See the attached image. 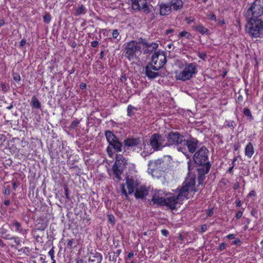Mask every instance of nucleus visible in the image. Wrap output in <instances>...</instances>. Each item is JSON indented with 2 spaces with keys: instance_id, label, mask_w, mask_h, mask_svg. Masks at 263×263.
Returning a JSON list of instances; mask_svg holds the SVG:
<instances>
[{
  "instance_id": "f03ea898",
  "label": "nucleus",
  "mask_w": 263,
  "mask_h": 263,
  "mask_svg": "<svg viewBox=\"0 0 263 263\" xmlns=\"http://www.w3.org/2000/svg\"><path fill=\"white\" fill-rule=\"evenodd\" d=\"M166 138L167 144L168 146L176 145L177 149L181 152L187 158H190L191 156L187 154V151L185 147H182L183 142L185 141L184 137L177 132L169 133Z\"/></svg>"
},
{
  "instance_id": "603ef678",
  "label": "nucleus",
  "mask_w": 263,
  "mask_h": 263,
  "mask_svg": "<svg viewBox=\"0 0 263 263\" xmlns=\"http://www.w3.org/2000/svg\"><path fill=\"white\" fill-rule=\"evenodd\" d=\"M98 45H99V42L97 41H93L91 42V46L93 48H95V47H97Z\"/></svg>"
},
{
  "instance_id": "49530a36",
  "label": "nucleus",
  "mask_w": 263,
  "mask_h": 263,
  "mask_svg": "<svg viewBox=\"0 0 263 263\" xmlns=\"http://www.w3.org/2000/svg\"><path fill=\"white\" fill-rule=\"evenodd\" d=\"M107 153H108L109 156L110 157H112L113 156V152L109 146L107 148Z\"/></svg>"
},
{
  "instance_id": "2f4dec72",
  "label": "nucleus",
  "mask_w": 263,
  "mask_h": 263,
  "mask_svg": "<svg viewBox=\"0 0 263 263\" xmlns=\"http://www.w3.org/2000/svg\"><path fill=\"white\" fill-rule=\"evenodd\" d=\"M119 35V33L118 30H117V29L114 30L112 32V37L113 39H116L117 42H118L120 40V37H119L118 38Z\"/></svg>"
},
{
  "instance_id": "c756f323",
  "label": "nucleus",
  "mask_w": 263,
  "mask_h": 263,
  "mask_svg": "<svg viewBox=\"0 0 263 263\" xmlns=\"http://www.w3.org/2000/svg\"><path fill=\"white\" fill-rule=\"evenodd\" d=\"M85 7L81 5L76 9L75 14L76 15H79L81 14H85L86 13Z\"/></svg>"
},
{
  "instance_id": "39448f33",
  "label": "nucleus",
  "mask_w": 263,
  "mask_h": 263,
  "mask_svg": "<svg viewBox=\"0 0 263 263\" xmlns=\"http://www.w3.org/2000/svg\"><path fill=\"white\" fill-rule=\"evenodd\" d=\"M248 18L249 21L246 25V31L252 37H259L261 34V20L258 18Z\"/></svg>"
},
{
  "instance_id": "7c9ffc66",
  "label": "nucleus",
  "mask_w": 263,
  "mask_h": 263,
  "mask_svg": "<svg viewBox=\"0 0 263 263\" xmlns=\"http://www.w3.org/2000/svg\"><path fill=\"white\" fill-rule=\"evenodd\" d=\"M137 109L133 106L132 105H128L127 108V116L131 117L135 114L134 110H136Z\"/></svg>"
},
{
  "instance_id": "4468645a",
  "label": "nucleus",
  "mask_w": 263,
  "mask_h": 263,
  "mask_svg": "<svg viewBox=\"0 0 263 263\" xmlns=\"http://www.w3.org/2000/svg\"><path fill=\"white\" fill-rule=\"evenodd\" d=\"M200 165V166L197 170L198 172V180L199 184H200L202 183V182L205 179V174L209 172L211 165L210 163H207Z\"/></svg>"
},
{
  "instance_id": "6e6d98bb",
  "label": "nucleus",
  "mask_w": 263,
  "mask_h": 263,
  "mask_svg": "<svg viewBox=\"0 0 263 263\" xmlns=\"http://www.w3.org/2000/svg\"><path fill=\"white\" fill-rule=\"evenodd\" d=\"M207 230V226L206 224H202L201 226V232H204Z\"/></svg>"
},
{
  "instance_id": "ddd939ff",
  "label": "nucleus",
  "mask_w": 263,
  "mask_h": 263,
  "mask_svg": "<svg viewBox=\"0 0 263 263\" xmlns=\"http://www.w3.org/2000/svg\"><path fill=\"white\" fill-rule=\"evenodd\" d=\"M148 0H126L132 5L133 9L142 10L145 13L149 12V8L147 3Z\"/></svg>"
},
{
  "instance_id": "c85d7f7f",
  "label": "nucleus",
  "mask_w": 263,
  "mask_h": 263,
  "mask_svg": "<svg viewBox=\"0 0 263 263\" xmlns=\"http://www.w3.org/2000/svg\"><path fill=\"white\" fill-rule=\"evenodd\" d=\"M31 105L33 107L39 109L41 107V104L40 101L35 97H33L31 100Z\"/></svg>"
},
{
  "instance_id": "de8ad7c7",
  "label": "nucleus",
  "mask_w": 263,
  "mask_h": 263,
  "mask_svg": "<svg viewBox=\"0 0 263 263\" xmlns=\"http://www.w3.org/2000/svg\"><path fill=\"white\" fill-rule=\"evenodd\" d=\"M108 218L111 223H114L115 217L112 215H108Z\"/></svg>"
},
{
  "instance_id": "5fc2aeb1",
  "label": "nucleus",
  "mask_w": 263,
  "mask_h": 263,
  "mask_svg": "<svg viewBox=\"0 0 263 263\" xmlns=\"http://www.w3.org/2000/svg\"><path fill=\"white\" fill-rule=\"evenodd\" d=\"M161 234L164 236H167L168 234V231L166 229H163L161 231Z\"/></svg>"
},
{
  "instance_id": "e2e57ef3",
  "label": "nucleus",
  "mask_w": 263,
  "mask_h": 263,
  "mask_svg": "<svg viewBox=\"0 0 263 263\" xmlns=\"http://www.w3.org/2000/svg\"><path fill=\"white\" fill-rule=\"evenodd\" d=\"M4 193H5L6 195H10V188H9V187H7V188L5 190Z\"/></svg>"
},
{
  "instance_id": "09e8293b",
  "label": "nucleus",
  "mask_w": 263,
  "mask_h": 263,
  "mask_svg": "<svg viewBox=\"0 0 263 263\" xmlns=\"http://www.w3.org/2000/svg\"><path fill=\"white\" fill-rule=\"evenodd\" d=\"M233 243L236 246H240L241 244V241L239 238H237L233 241Z\"/></svg>"
},
{
  "instance_id": "f704fd0d",
  "label": "nucleus",
  "mask_w": 263,
  "mask_h": 263,
  "mask_svg": "<svg viewBox=\"0 0 263 263\" xmlns=\"http://www.w3.org/2000/svg\"><path fill=\"white\" fill-rule=\"evenodd\" d=\"M43 20L44 22L48 24L50 21H51V16L49 14H46L43 16Z\"/></svg>"
},
{
  "instance_id": "0e129e2a",
  "label": "nucleus",
  "mask_w": 263,
  "mask_h": 263,
  "mask_svg": "<svg viewBox=\"0 0 263 263\" xmlns=\"http://www.w3.org/2000/svg\"><path fill=\"white\" fill-rule=\"evenodd\" d=\"M72 243H73V241L72 239H69L68 240V242H67V246L69 248H71L72 247Z\"/></svg>"
},
{
  "instance_id": "4be33fe9",
  "label": "nucleus",
  "mask_w": 263,
  "mask_h": 263,
  "mask_svg": "<svg viewBox=\"0 0 263 263\" xmlns=\"http://www.w3.org/2000/svg\"><path fill=\"white\" fill-rule=\"evenodd\" d=\"M169 4L171 9L173 11L181 10L183 7V2L182 0H170Z\"/></svg>"
},
{
  "instance_id": "4d7b16f0",
  "label": "nucleus",
  "mask_w": 263,
  "mask_h": 263,
  "mask_svg": "<svg viewBox=\"0 0 263 263\" xmlns=\"http://www.w3.org/2000/svg\"><path fill=\"white\" fill-rule=\"evenodd\" d=\"M26 43V40L25 39H23L21 40V41L20 43V47L24 46L25 44Z\"/></svg>"
},
{
  "instance_id": "58836bf2",
  "label": "nucleus",
  "mask_w": 263,
  "mask_h": 263,
  "mask_svg": "<svg viewBox=\"0 0 263 263\" xmlns=\"http://www.w3.org/2000/svg\"><path fill=\"white\" fill-rule=\"evenodd\" d=\"M0 89L3 91V92L6 93L8 91V88L6 86L2 83H0Z\"/></svg>"
},
{
  "instance_id": "79ce46f5",
  "label": "nucleus",
  "mask_w": 263,
  "mask_h": 263,
  "mask_svg": "<svg viewBox=\"0 0 263 263\" xmlns=\"http://www.w3.org/2000/svg\"><path fill=\"white\" fill-rule=\"evenodd\" d=\"M54 251L53 249H50L48 252V255L50 256L51 260L54 259Z\"/></svg>"
},
{
  "instance_id": "5701e85b",
  "label": "nucleus",
  "mask_w": 263,
  "mask_h": 263,
  "mask_svg": "<svg viewBox=\"0 0 263 263\" xmlns=\"http://www.w3.org/2000/svg\"><path fill=\"white\" fill-rule=\"evenodd\" d=\"M102 260V256L100 253H91L89 256V262L101 263Z\"/></svg>"
},
{
  "instance_id": "6ab92c4d",
  "label": "nucleus",
  "mask_w": 263,
  "mask_h": 263,
  "mask_svg": "<svg viewBox=\"0 0 263 263\" xmlns=\"http://www.w3.org/2000/svg\"><path fill=\"white\" fill-rule=\"evenodd\" d=\"M161 192H162L161 191H159L157 193H155L153 195L152 199V202L154 204H156L164 206V203H166V202H165V197H162L161 196L162 195Z\"/></svg>"
},
{
  "instance_id": "f8f14e48",
  "label": "nucleus",
  "mask_w": 263,
  "mask_h": 263,
  "mask_svg": "<svg viewBox=\"0 0 263 263\" xmlns=\"http://www.w3.org/2000/svg\"><path fill=\"white\" fill-rule=\"evenodd\" d=\"M126 184L128 190V192L125 189V185L123 184L120 185L121 193L124 195L126 198H128V195L132 194L134 192V191L138 187V183L137 181H135L132 178H126Z\"/></svg>"
},
{
  "instance_id": "a878e982",
  "label": "nucleus",
  "mask_w": 263,
  "mask_h": 263,
  "mask_svg": "<svg viewBox=\"0 0 263 263\" xmlns=\"http://www.w3.org/2000/svg\"><path fill=\"white\" fill-rule=\"evenodd\" d=\"M245 155L249 158L252 157L254 153V147L253 144L249 142L245 147Z\"/></svg>"
},
{
  "instance_id": "052dcab7",
  "label": "nucleus",
  "mask_w": 263,
  "mask_h": 263,
  "mask_svg": "<svg viewBox=\"0 0 263 263\" xmlns=\"http://www.w3.org/2000/svg\"><path fill=\"white\" fill-rule=\"evenodd\" d=\"M229 239H233L235 237V235L233 234H229L226 236Z\"/></svg>"
},
{
  "instance_id": "a211bd4d",
  "label": "nucleus",
  "mask_w": 263,
  "mask_h": 263,
  "mask_svg": "<svg viewBox=\"0 0 263 263\" xmlns=\"http://www.w3.org/2000/svg\"><path fill=\"white\" fill-rule=\"evenodd\" d=\"M11 225L12 230L24 236L26 235L27 231L22 228V224L20 222L17 220H13Z\"/></svg>"
},
{
  "instance_id": "9d476101",
  "label": "nucleus",
  "mask_w": 263,
  "mask_h": 263,
  "mask_svg": "<svg viewBox=\"0 0 263 263\" xmlns=\"http://www.w3.org/2000/svg\"><path fill=\"white\" fill-rule=\"evenodd\" d=\"M166 62V55L163 52L157 51L153 54L152 61L149 63L156 70L161 69Z\"/></svg>"
},
{
  "instance_id": "bb28decb",
  "label": "nucleus",
  "mask_w": 263,
  "mask_h": 263,
  "mask_svg": "<svg viewBox=\"0 0 263 263\" xmlns=\"http://www.w3.org/2000/svg\"><path fill=\"white\" fill-rule=\"evenodd\" d=\"M105 136H106L107 141L109 143V145L117 140V137L115 136L114 133L109 130L107 131L106 132Z\"/></svg>"
},
{
  "instance_id": "a19ab883",
  "label": "nucleus",
  "mask_w": 263,
  "mask_h": 263,
  "mask_svg": "<svg viewBox=\"0 0 263 263\" xmlns=\"http://www.w3.org/2000/svg\"><path fill=\"white\" fill-rule=\"evenodd\" d=\"M13 79L16 82H19L21 80V77L18 73H14L13 74Z\"/></svg>"
},
{
  "instance_id": "e433bc0d",
  "label": "nucleus",
  "mask_w": 263,
  "mask_h": 263,
  "mask_svg": "<svg viewBox=\"0 0 263 263\" xmlns=\"http://www.w3.org/2000/svg\"><path fill=\"white\" fill-rule=\"evenodd\" d=\"M185 21H186V22L188 24H190L192 23H194L195 22V19L194 17L193 16H190V17H186L185 18Z\"/></svg>"
},
{
  "instance_id": "b1692460",
  "label": "nucleus",
  "mask_w": 263,
  "mask_h": 263,
  "mask_svg": "<svg viewBox=\"0 0 263 263\" xmlns=\"http://www.w3.org/2000/svg\"><path fill=\"white\" fill-rule=\"evenodd\" d=\"M192 28L193 29L202 35H209L210 34V30L204 27L202 24H200L196 26H194Z\"/></svg>"
},
{
  "instance_id": "3c124183",
  "label": "nucleus",
  "mask_w": 263,
  "mask_h": 263,
  "mask_svg": "<svg viewBox=\"0 0 263 263\" xmlns=\"http://www.w3.org/2000/svg\"><path fill=\"white\" fill-rule=\"evenodd\" d=\"M64 191H65V195L66 199H69V196L68 194V189L67 186H65L64 187Z\"/></svg>"
},
{
  "instance_id": "aec40b11",
  "label": "nucleus",
  "mask_w": 263,
  "mask_h": 263,
  "mask_svg": "<svg viewBox=\"0 0 263 263\" xmlns=\"http://www.w3.org/2000/svg\"><path fill=\"white\" fill-rule=\"evenodd\" d=\"M172 11L171 6H170L169 3H162L159 4V11L160 15H167L171 13Z\"/></svg>"
},
{
  "instance_id": "bf43d9fd",
  "label": "nucleus",
  "mask_w": 263,
  "mask_h": 263,
  "mask_svg": "<svg viewBox=\"0 0 263 263\" xmlns=\"http://www.w3.org/2000/svg\"><path fill=\"white\" fill-rule=\"evenodd\" d=\"M213 209L212 208L209 210V211L206 213V215L208 216H211L213 214Z\"/></svg>"
},
{
  "instance_id": "2eb2a0df",
  "label": "nucleus",
  "mask_w": 263,
  "mask_h": 263,
  "mask_svg": "<svg viewBox=\"0 0 263 263\" xmlns=\"http://www.w3.org/2000/svg\"><path fill=\"white\" fill-rule=\"evenodd\" d=\"M198 141L193 138L190 137L189 139L185 140L183 142L182 145L183 147H187L188 152L191 154H193L195 152L198 147Z\"/></svg>"
},
{
  "instance_id": "a18cd8bd",
  "label": "nucleus",
  "mask_w": 263,
  "mask_h": 263,
  "mask_svg": "<svg viewBox=\"0 0 263 263\" xmlns=\"http://www.w3.org/2000/svg\"><path fill=\"white\" fill-rule=\"evenodd\" d=\"M242 213H243V211H238L236 214V215H235V217L237 218V219H239L242 216Z\"/></svg>"
},
{
  "instance_id": "338daca9",
  "label": "nucleus",
  "mask_w": 263,
  "mask_h": 263,
  "mask_svg": "<svg viewBox=\"0 0 263 263\" xmlns=\"http://www.w3.org/2000/svg\"><path fill=\"white\" fill-rule=\"evenodd\" d=\"M134 252H130L128 254L126 259H129L130 258H132L134 256Z\"/></svg>"
},
{
  "instance_id": "72a5a7b5",
  "label": "nucleus",
  "mask_w": 263,
  "mask_h": 263,
  "mask_svg": "<svg viewBox=\"0 0 263 263\" xmlns=\"http://www.w3.org/2000/svg\"><path fill=\"white\" fill-rule=\"evenodd\" d=\"M243 114L246 116L248 117L251 119L253 118L251 112L249 108H245L243 110Z\"/></svg>"
},
{
  "instance_id": "20e7f679",
  "label": "nucleus",
  "mask_w": 263,
  "mask_h": 263,
  "mask_svg": "<svg viewBox=\"0 0 263 263\" xmlns=\"http://www.w3.org/2000/svg\"><path fill=\"white\" fill-rule=\"evenodd\" d=\"M140 41H132L127 42L125 47V57L129 61L137 60L141 53Z\"/></svg>"
},
{
  "instance_id": "37998d69",
  "label": "nucleus",
  "mask_w": 263,
  "mask_h": 263,
  "mask_svg": "<svg viewBox=\"0 0 263 263\" xmlns=\"http://www.w3.org/2000/svg\"><path fill=\"white\" fill-rule=\"evenodd\" d=\"M198 56L202 60H205L206 58V54L204 53H198Z\"/></svg>"
},
{
  "instance_id": "69168bd1",
  "label": "nucleus",
  "mask_w": 263,
  "mask_h": 263,
  "mask_svg": "<svg viewBox=\"0 0 263 263\" xmlns=\"http://www.w3.org/2000/svg\"><path fill=\"white\" fill-rule=\"evenodd\" d=\"M174 30L173 29H167L165 31V34L167 35V34H169L170 33H172L173 32H174Z\"/></svg>"
},
{
  "instance_id": "6e6552de",
  "label": "nucleus",
  "mask_w": 263,
  "mask_h": 263,
  "mask_svg": "<svg viewBox=\"0 0 263 263\" xmlns=\"http://www.w3.org/2000/svg\"><path fill=\"white\" fill-rule=\"evenodd\" d=\"M262 14L263 1L261 0H255L253 5L246 12L247 18H257Z\"/></svg>"
},
{
  "instance_id": "f3484780",
  "label": "nucleus",
  "mask_w": 263,
  "mask_h": 263,
  "mask_svg": "<svg viewBox=\"0 0 263 263\" xmlns=\"http://www.w3.org/2000/svg\"><path fill=\"white\" fill-rule=\"evenodd\" d=\"M154 67L149 63L145 67V74L149 79H154L159 76V73Z\"/></svg>"
},
{
  "instance_id": "774afa93",
  "label": "nucleus",
  "mask_w": 263,
  "mask_h": 263,
  "mask_svg": "<svg viewBox=\"0 0 263 263\" xmlns=\"http://www.w3.org/2000/svg\"><path fill=\"white\" fill-rule=\"evenodd\" d=\"M187 167H188L189 171V172H190L192 170L191 162L190 160L187 162Z\"/></svg>"
},
{
  "instance_id": "9b49d317",
  "label": "nucleus",
  "mask_w": 263,
  "mask_h": 263,
  "mask_svg": "<svg viewBox=\"0 0 263 263\" xmlns=\"http://www.w3.org/2000/svg\"><path fill=\"white\" fill-rule=\"evenodd\" d=\"M208 149L205 146H202L194 155L195 163L199 165L210 163L208 160Z\"/></svg>"
},
{
  "instance_id": "412c9836",
  "label": "nucleus",
  "mask_w": 263,
  "mask_h": 263,
  "mask_svg": "<svg viewBox=\"0 0 263 263\" xmlns=\"http://www.w3.org/2000/svg\"><path fill=\"white\" fill-rule=\"evenodd\" d=\"M148 193V190L144 186H141L137 187L135 193V196L136 198H143Z\"/></svg>"
},
{
  "instance_id": "864d4df0",
  "label": "nucleus",
  "mask_w": 263,
  "mask_h": 263,
  "mask_svg": "<svg viewBox=\"0 0 263 263\" xmlns=\"http://www.w3.org/2000/svg\"><path fill=\"white\" fill-rule=\"evenodd\" d=\"M234 122L233 121H230L228 122L227 126L231 127L232 129H233L234 128Z\"/></svg>"
},
{
  "instance_id": "dca6fc26",
  "label": "nucleus",
  "mask_w": 263,
  "mask_h": 263,
  "mask_svg": "<svg viewBox=\"0 0 263 263\" xmlns=\"http://www.w3.org/2000/svg\"><path fill=\"white\" fill-rule=\"evenodd\" d=\"M140 43L145 48L144 53H151L155 51L158 47V44L156 43H148L145 40H142Z\"/></svg>"
},
{
  "instance_id": "ea45409f",
  "label": "nucleus",
  "mask_w": 263,
  "mask_h": 263,
  "mask_svg": "<svg viewBox=\"0 0 263 263\" xmlns=\"http://www.w3.org/2000/svg\"><path fill=\"white\" fill-rule=\"evenodd\" d=\"M10 240H14L17 245H19L21 242V240L18 237H12L10 238Z\"/></svg>"
},
{
  "instance_id": "c9c22d12",
  "label": "nucleus",
  "mask_w": 263,
  "mask_h": 263,
  "mask_svg": "<svg viewBox=\"0 0 263 263\" xmlns=\"http://www.w3.org/2000/svg\"><path fill=\"white\" fill-rule=\"evenodd\" d=\"M79 123L80 122L77 119H76L72 122L70 125V127L71 128H75L78 126Z\"/></svg>"
},
{
  "instance_id": "423d86ee",
  "label": "nucleus",
  "mask_w": 263,
  "mask_h": 263,
  "mask_svg": "<svg viewBox=\"0 0 263 263\" xmlns=\"http://www.w3.org/2000/svg\"><path fill=\"white\" fill-rule=\"evenodd\" d=\"M148 170H151L152 174L159 173L161 174L170 167V162L162 158L155 160H150L148 162Z\"/></svg>"
},
{
  "instance_id": "7ed1b4c3",
  "label": "nucleus",
  "mask_w": 263,
  "mask_h": 263,
  "mask_svg": "<svg viewBox=\"0 0 263 263\" xmlns=\"http://www.w3.org/2000/svg\"><path fill=\"white\" fill-rule=\"evenodd\" d=\"M197 72V64L196 63H187L182 70L175 72V78L178 80L185 81L194 77Z\"/></svg>"
},
{
  "instance_id": "1a4fd4ad",
  "label": "nucleus",
  "mask_w": 263,
  "mask_h": 263,
  "mask_svg": "<svg viewBox=\"0 0 263 263\" xmlns=\"http://www.w3.org/2000/svg\"><path fill=\"white\" fill-rule=\"evenodd\" d=\"M126 163L127 160H126L122 155H116V162L112 166V171L114 174L117 179H121V175L125 167V164Z\"/></svg>"
},
{
  "instance_id": "cd10ccee",
  "label": "nucleus",
  "mask_w": 263,
  "mask_h": 263,
  "mask_svg": "<svg viewBox=\"0 0 263 263\" xmlns=\"http://www.w3.org/2000/svg\"><path fill=\"white\" fill-rule=\"evenodd\" d=\"M109 145L111 146L117 152H121L122 151V144L118 139L114 142L111 143Z\"/></svg>"
},
{
  "instance_id": "8fccbe9b",
  "label": "nucleus",
  "mask_w": 263,
  "mask_h": 263,
  "mask_svg": "<svg viewBox=\"0 0 263 263\" xmlns=\"http://www.w3.org/2000/svg\"><path fill=\"white\" fill-rule=\"evenodd\" d=\"M209 18L211 21H214L215 22L217 21L216 16V15L215 14H210L209 16Z\"/></svg>"
},
{
  "instance_id": "13d9d810",
  "label": "nucleus",
  "mask_w": 263,
  "mask_h": 263,
  "mask_svg": "<svg viewBox=\"0 0 263 263\" xmlns=\"http://www.w3.org/2000/svg\"><path fill=\"white\" fill-rule=\"evenodd\" d=\"M226 248V243L223 242L222 243L220 246H219V249L220 250V251H222L224 249Z\"/></svg>"
},
{
  "instance_id": "0eeeda50",
  "label": "nucleus",
  "mask_w": 263,
  "mask_h": 263,
  "mask_svg": "<svg viewBox=\"0 0 263 263\" xmlns=\"http://www.w3.org/2000/svg\"><path fill=\"white\" fill-rule=\"evenodd\" d=\"M149 143L155 151H161L164 147L168 146L166 137L159 134L152 135Z\"/></svg>"
},
{
  "instance_id": "f257e3e1",
  "label": "nucleus",
  "mask_w": 263,
  "mask_h": 263,
  "mask_svg": "<svg viewBox=\"0 0 263 263\" xmlns=\"http://www.w3.org/2000/svg\"><path fill=\"white\" fill-rule=\"evenodd\" d=\"M194 180L192 179L186 180L179 190L177 195L170 193L166 194L165 198V202L166 203H164V206H167L172 210L175 209L177 203L184 199H187L189 193L194 191Z\"/></svg>"
},
{
  "instance_id": "473e14b6",
  "label": "nucleus",
  "mask_w": 263,
  "mask_h": 263,
  "mask_svg": "<svg viewBox=\"0 0 263 263\" xmlns=\"http://www.w3.org/2000/svg\"><path fill=\"white\" fill-rule=\"evenodd\" d=\"M179 36L184 37L189 39L191 37V34L186 31H183L179 33Z\"/></svg>"
},
{
  "instance_id": "680f3d73",
  "label": "nucleus",
  "mask_w": 263,
  "mask_h": 263,
  "mask_svg": "<svg viewBox=\"0 0 263 263\" xmlns=\"http://www.w3.org/2000/svg\"><path fill=\"white\" fill-rule=\"evenodd\" d=\"M237 102H241L243 101V97L242 95H239L238 97L237 98Z\"/></svg>"
},
{
  "instance_id": "4c0bfd02",
  "label": "nucleus",
  "mask_w": 263,
  "mask_h": 263,
  "mask_svg": "<svg viewBox=\"0 0 263 263\" xmlns=\"http://www.w3.org/2000/svg\"><path fill=\"white\" fill-rule=\"evenodd\" d=\"M20 251H22L24 254L28 255L30 253V250L28 247H24L22 248Z\"/></svg>"
},
{
  "instance_id": "393cba45",
  "label": "nucleus",
  "mask_w": 263,
  "mask_h": 263,
  "mask_svg": "<svg viewBox=\"0 0 263 263\" xmlns=\"http://www.w3.org/2000/svg\"><path fill=\"white\" fill-rule=\"evenodd\" d=\"M124 144L128 147H132L138 145L140 143L139 139L128 138L124 140Z\"/></svg>"
},
{
  "instance_id": "c03bdc74",
  "label": "nucleus",
  "mask_w": 263,
  "mask_h": 263,
  "mask_svg": "<svg viewBox=\"0 0 263 263\" xmlns=\"http://www.w3.org/2000/svg\"><path fill=\"white\" fill-rule=\"evenodd\" d=\"M216 22L217 25L218 26H221L226 24L225 21L223 19L218 20H217Z\"/></svg>"
}]
</instances>
